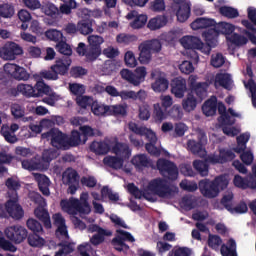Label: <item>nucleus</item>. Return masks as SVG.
Returning a JSON list of instances; mask_svg holds the SVG:
<instances>
[{
	"mask_svg": "<svg viewBox=\"0 0 256 256\" xmlns=\"http://www.w3.org/2000/svg\"><path fill=\"white\" fill-rule=\"evenodd\" d=\"M182 107L187 113L195 111L197 109V98L193 94H188L187 97L182 101Z\"/></svg>",
	"mask_w": 256,
	"mask_h": 256,
	"instance_id": "39",
	"label": "nucleus"
},
{
	"mask_svg": "<svg viewBox=\"0 0 256 256\" xmlns=\"http://www.w3.org/2000/svg\"><path fill=\"white\" fill-rule=\"evenodd\" d=\"M57 157H59V152L54 148L46 149L42 153V159L45 163H51Z\"/></svg>",
	"mask_w": 256,
	"mask_h": 256,
	"instance_id": "56",
	"label": "nucleus"
},
{
	"mask_svg": "<svg viewBox=\"0 0 256 256\" xmlns=\"http://www.w3.org/2000/svg\"><path fill=\"white\" fill-rule=\"evenodd\" d=\"M232 45H236V47H241L242 45H247L249 43V39L241 34L233 33L229 38H227Z\"/></svg>",
	"mask_w": 256,
	"mask_h": 256,
	"instance_id": "49",
	"label": "nucleus"
},
{
	"mask_svg": "<svg viewBox=\"0 0 256 256\" xmlns=\"http://www.w3.org/2000/svg\"><path fill=\"white\" fill-rule=\"evenodd\" d=\"M235 31V26L227 22H220L217 24L215 22L214 27L207 29L202 33V37L206 43L212 45V47H217V39L219 35H232Z\"/></svg>",
	"mask_w": 256,
	"mask_h": 256,
	"instance_id": "6",
	"label": "nucleus"
},
{
	"mask_svg": "<svg viewBox=\"0 0 256 256\" xmlns=\"http://www.w3.org/2000/svg\"><path fill=\"white\" fill-rule=\"evenodd\" d=\"M167 16L165 15H158L154 18H151L148 21L147 27L150 29V31H157L159 29H162V27H165L168 23Z\"/></svg>",
	"mask_w": 256,
	"mask_h": 256,
	"instance_id": "23",
	"label": "nucleus"
},
{
	"mask_svg": "<svg viewBox=\"0 0 256 256\" xmlns=\"http://www.w3.org/2000/svg\"><path fill=\"white\" fill-rule=\"evenodd\" d=\"M15 15V6L9 3L0 4V19H11Z\"/></svg>",
	"mask_w": 256,
	"mask_h": 256,
	"instance_id": "41",
	"label": "nucleus"
},
{
	"mask_svg": "<svg viewBox=\"0 0 256 256\" xmlns=\"http://www.w3.org/2000/svg\"><path fill=\"white\" fill-rule=\"evenodd\" d=\"M71 63H73V60L70 57L58 58L55 64L51 66V71H54L58 77L59 75H67Z\"/></svg>",
	"mask_w": 256,
	"mask_h": 256,
	"instance_id": "15",
	"label": "nucleus"
},
{
	"mask_svg": "<svg viewBox=\"0 0 256 256\" xmlns=\"http://www.w3.org/2000/svg\"><path fill=\"white\" fill-rule=\"evenodd\" d=\"M4 233L9 241H12V243H15L16 245H19L20 243H23L25 239H27L29 232H27V229H25V227L23 226L14 225L6 228Z\"/></svg>",
	"mask_w": 256,
	"mask_h": 256,
	"instance_id": "12",
	"label": "nucleus"
},
{
	"mask_svg": "<svg viewBox=\"0 0 256 256\" xmlns=\"http://www.w3.org/2000/svg\"><path fill=\"white\" fill-rule=\"evenodd\" d=\"M152 118L155 123H163L165 119H167V110L161 107L160 103H156L153 105Z\"/></svg>",
	"mask_w": 256,
	"mask_h": 256,
	"instance_id": "31",
	"label": "nucleus"
},
{
	"mask_svg": "<svg viewBox=\"0 0 256 256\" xmlns=\"http://www.w3.org/2000/svg\"><path fill=\"white\" fill-rule=\"evenodd\" d=\"M227 185H229V182L225 176H217L213 181L207 179L201 180L198 183L200 193L204 197H207V199H215L220 191L227 189Z\"/></svg>",
	"mask_w": 256,
	"mask_h": 256,
	"instance_id": "4",
	"label": "nucleus"
},
{
	"mask_svg": "<svg viewBox=\"0 0 256 256\" xmlns=\"http://www.w3.org/2000/svg\"><path fill=\"white\" fill-rule=\"evenodd\" d=\"M147 190L150 191L152 195H156L161 199H171V197H175L177 193V188L171 187L165 178L152 179L148 183Z\"/></svg>",
	"mask_w": 256,
	"mask_h": 256,
	"instance_id": "7",
	"label": "nucleus"
},
{
	"mask_svg": "<svg viewBox=\"0 0 256 256\" xmlns=\"http://www.w3.org/2000/svg\"><path fill=\"white\" fill-rule=\"evenodd\" d=\"M142 43L152 53H159V51H161L162 49L161 41H159L158 39L147 40Z\"/></svg>",
	"mask_w": 256,
	"mask_h": 256,
	"instance_id": "54",
	"label": "nucleus"
},
{
	"mask_svg": "<svg viewBox=\"0 0 256 256\" xmlns=\"http://www.w3.org/2000/svg\"><path fill=\"white\" fill-rule=\"evenodd\" d=\"M219 13L227 19H237L239 17V10L231 6H222L219 8Z\"/></svg>",
	"mask_w": 256,
	"mask_h": 256,
	"instance_id": "47",
	"label": "nucleus"
},
{
	"mask_svg": "<svg viewBox=\"0 0 256 256\" xmlns=\"http://www.w3.org/2000/svg\"><path fill=\"white\" fill-rule=\"evenodd\" d=\"M104 42L103 37L99 35H91L88 37V47L90 49V54H88L89 59H99L101 55V45H103Z\"/></svg>",
	"mask_w": 256,
	"mask_h": 256,
	"instance_id": "14",
	"label": "nucleus"
},
{
	"mask_svg": "<svg viewBox=\"0 0 256 256\" xmlns=\"http://www.w3.org/2000/svg\"><path fill=\"white\" fill-rule=\"evenodd\" d=\"M180 43L183 45L184 49H189L188 53L194 61H199V54L197 51L209 55V53H211V47H214L207 42L206 44L203 43L197 36H184L181 38Z\"/></svg>",
	"mask_w": 256,
	"mask_h": 256,
	"instance_id": "5",
	"label": "nucleus"
},
{
	"mask_svg": "<svg viewBox=\"0 0 256 256\" xmlns=\"http://www.w3.org/2000/svg\"><path fill=\"white\" fill-rule=\"evenodd\" d=\"M76 53L80 57H85L86 63H93L97 61L96 58H89V55L91 53V48H89V46L85 45V43L83 42H80L76 47Z\"/></svg>",
	"mask_w": 256,
	"mask_h": 256,
	"instance_id": "35",
	"label": "nucleus"
},
{
	"mask_svg": "<svg viewBox=\"0 0 256 256\" xmlns=\"http://www.w3.org/2000/svg\"><path fill=\"white\" fill-rule=\"evenodd\" d=\"M220 85L224 89L231 87V75L229 74H217L215 78V85Z\"/></svg>",
	"mask_w": 256,
	"mask_h": 256,
	"instance_id": "50",
	"label": "nucleus"
},
{
	"mask_svg": "<svg viewBox=\"0 0 256 256\" xmlns=\"http://www.w3.org/2000/svg\"><path fill=\"white\" fill-rule=\"evenodd\" d=\"M90 151L95 155H107L111 151V146L106 141H94L90 145Z\"/></svg>",
	"mask_w": 256,
	"mask_h": 256,
	"instance_id": "24",
	"label": "nucleus"
},
{
	"mask_svg": "<svg viewBox=\"0 0 256 256\" xmlns=\"http://www.w3.org/2000/svg\"><path fill=\"white\" fill-rule=\"evenodd\" d=\"M113 152L123 161H127L129 157H131V149L129 148L128 144L117 142L113 146Z\"/></svg>",
	"mask_w": 256,
	"mask_h": 256,
	"instance_id": "22",
	"label": "nucleus"
},
{
	"mask_svg": "<svg viewBox=\"0 0 256 256\" xmlns=\"http://www.w3.org/2000/svg\"><path fill=\"white\" fill-rule=\"evenodd\" d=\"M211 65L216 69H219V67H223V65H225V57L223 56V54L217 53L216 55L212 56Z\"/></svg>",
	"mask_w": 256,
	"mask_h": 256,
	"instance_id": "64",
	"label": "nucleus"
},
{
	"mask_svg": "<svg viewBox=\"0 0 256 256\" xmlns=\"http://www.w3.org/2000/svg\"><path fill=\"white\" fill-rule=\"evenodd\" d=\"M131 163L138 171H143L145 168L150 167L151 165L149 158H147V155L145 154H138L134 156Z\"/></svg>",
	"mask_w": 256,
	"mask_h": 256,
	"instance_id": "28",
	"label": "nucleus"
},
{
	"mask_svg": "<svg viewBox=\"0 0 256 256\" xmlns=\"http://www.w3.org/2000/svg\"><path fill=\"white\" fill-rule=\"evenodd\" d=\"M45 36L47 39H50V41H55L56 43H59V41L63 39V33L55 29L46 31Z\"/></svg>",
	"mask_w": 256,
	"mask_h": 256,
	"instance_id": "63",
	"label": "nucleus"
},
{
	"mask_svg": "<svg viewBox=\"0 0 256 256\" xmlns=\"http://www.w3.org/2000/svg\"><path fill=\"white\" fill-rule=\"evenodd\" d=\"M171 87V93L177 97V99H183V97H185V91H187V81L185 79L174 78Z\"/></svg>",
	"mask_w": 256,
	"mask_h": 256,
	"instance_id": "16",
	"label": "nucleus"
},
{
	"mask_svg": "<svg viewBox=\"0 0 256 256\" xmlns=\"http://www.w3.org/2000/svg\"><path fill=\"white\" fill-rule=\"evenodd\" d=\"M152 89L155 93H163L169 89V80L164 77H159L152 83Z\"/></svg>",
	"mask_w": 256,
	"mask_h": 256,
	"instance_id": "43",
	"label": "nucleus"
},
{
	"mask_svg": "<svg viewBox=\"0 0 256 256\" xmlns=\"http://www.w3.org/2000/svg\"><path fill=\"white\" fill-rule=\"evenodd\" d=\"M57 53L63 55L62 57H70L73 55V48L67 42L61 40L55 45Z\"/></svg>",
	"mask_w": 256,
	"mask_h": 256,
	"instance_id": "38",
	"label": "nucleus"
},
{
	"mask_svg": "<svg viewBox=\"0 0 256 256\" xmlns=\"http://www.w3.org/2000/svg\"><path fill=\"white\" fill-rule=\"evenodd\" d=\"M221 243H223V239H221V236L209 234L208 247H210V249L217 251V249H219V247H221Z\"/></svg>",
	"mask_w": 256,
	"mask_h": 256,
	"instance_id": "59",
	"label": "nucleus"
},
{
	"mask_svg": "<svg viewBox=\"0 0 256 256\" xmlns=\"http://www.w3.org/2000/svg\"><path fill=\"white\" fill-rule=\"evenodd\" d=\"M78 31L81 35H91L93 33V20L84 19L78 22Z\"/></svg>",
	"mask_w": 256,
	"mask_h": 256,
	"instance_id": "42",
	"label": "nucleus"
},
{
	"mask_svg": "<svg viewBox=\"0 0 256 256\" xmlns=\"http://www.w3.org/2000/svg\"><path fill=\"white\" fill-rule=\"evenodd\" d=\"M5 185L8 189V200L5 204H0V217L1 219H9L11 217L19 221L25 215L23 207L19 205V194L17 193L21 189V182L11 177L6 180Z\"/></svg>",
	"mask_w": 256,
	"mask_h": 256,
	"instance_id": "2",
	"label": "nucleus"
},
{
	"mask_svg": "<svg viewBox=\"0 0 256 256\" xmlns=\"http://www.w3.org/2000/svg\"><path fill=\"white\" fill-rule=\"evenodd\" d=\"M67 143L68 150L71 149V147H79V145L83 144V139H81V132L72 130L70 137L67 136Z\"/></svg>",
	"mask_w": 256,
	"mask_h": 256,
	"instance_id": "40",
	"label": "nucleus"
},
{
	"mask_svg": "<svg viewBox=\"0 0 256 256\" xmlns=\"http://www.w3.org/2000/svg\"><path fill=\"white\" fill-rule=\"evenodd\" d=\"M116 233L117 235L111 241L112 247L119 253L127 254L130 249V247L127 245V242L135 243V237H133L131 232L122 229H117Z\"/></svg>",
	"mask_w": 256,
	"mask_h": 256,
	"instance_id": "10",
	"label": "nucleus"
},
{
	"mask_svg": "<svg viewBox=\"0 0 256 256\" xmlns=\"http://www.w3.org/2000/svg\"><path fill=\"white\" fill-rule=\"evenodd\" d=\"M103 163L111 169L119 170L123 167V163H125V160L117 156H106L103 159Z\"/></svg>",
	"mask_w": 256,
	"mask_h": 256,
	"instance_id": "32",
	"label": "nucleus"
},
{
	"mask_svg": "<svg viewBox=\"0 0 256 256\" xmlns=\"http://www.w3.org/2000/svg\"><path fill=\"white\" fill-rule=\"evenodd\" d=\"M127 19H134V21L130 23L132 29H141L147 25V15H137L136 11L129 12L127 14Z\"/></svg>",
	"mask_w": 256,
	"mask_h": 256,
	"instance_id": "19",
	"label": "nucleus"
},
{
	"mask_svg": "<svg viewBox=\"0 0 256 256\" xmlns=\"http://www.w3.org/2000/svg\"><path fill=\"white\" fill-rule=\"evenodd\" d=\"M30 247H43L45 239L41 238L38 233L28 234L26 237Z\"/></svg>",
	"mask_w": 256,
	"mask_h": 256,
	"instance_id": "48",
	"label": "nucleus"
},
{
	"mask_svg": "<svg viewBox=\"0 0 256 256\" xmlns=\"http://www.w3.org/2000/svg\"><path fill=\"white\" fill-rule=\"evenodd\" d=\"M26 225L27 228L32 231V233H43V225L40 224L36 219L29 218Z\"/></svg>",
	"mask_w": 256,
	"mask_h": 256,
	"instance_id": "60",
	"label": "nucleus"
},
{
	"mask_svg": "<svg viewBox=\"0 0 256 256\" xmlns=\"http://www.w3.org/2000/svg\"><path fill=\"white\" fill-rule=\"evenodd\" d=\"M89 71L86 68H83V66H73L70 69V77H73V79H81L87 75Z\"/></svg>",
	"mask_w": 256,
	"mask_h": 256,
	"instance_id": "57",
	"label": "nucleus"
},
{
	"mask_svg": "<svg viewBox=\"0 0 256 256\" xmlns=\"http://www.w3.org/2000/svg\"><path fill=\"white\" fill-rule=\"evenodd\" d=\"M34 215L41 221L46 229H51V216L49 211L43 207H38L34 210Z\"/></svg>",
	"mask_w": 256,
	"mask_h": 256,
	"instance_id": "25",
	"label": "nucleus"
},
{
	"mask_svg": "<svg viewBox=\"0 0 256 256\" xmlns=\"http://www.w3.org/2000/svg\"><path fill=\"white\" fill-rule=\"evenodd\" d=\"M18 55H23V49L15 42L6 43L0 48V57L5 61H15Z\"/></svg>",
	"mask_w": 256,
	"mask_h": 256,
	"instance_id": "13",
	"label": "nucleus"
},
{
	"mask_svg": "<svg viewBox=\"0 0 256 256\" xmlns=\"http://www.w3.org/2000/svg\"><path fill=\"white\" fill-rule=\"evenodd\" d=\"M167 117H171L176 121L183 119V110L181 109V106L177 104L173 105L172 108L167 111Z\"/></svg>",
	"mask_w": 256,
	"mask_h": 256,
	"instance_id": "55",
	"label": "nucleus"
},
{
	"mask_svg": "<svg viewBox=\"0 0 256 256\" xmlns=\"http://www.w3.org/2000/svg\"><path fill=\"white\" fill-rule=\"evenodd\" d=\"M220 253L222 256H238L237 242H235V239L230 238L226 244H222Z\"/></svg>",
	"mask_w": 256,
	"mask_h": 256,
	"instance_id": "27",
	"label": "nucleus"
},
{
	"mask_svg": "<svg viewBox=\"0 0 256 256\" xmlns=\"http://www.w3.org/2000/svg\"><path fill=\"white\" fill-rule=\"evenodd\" d=\"M95 100H93V97L90 96H77L76 97V103L78 107L81 109H87V107H92Z\"/></svg>",
	"mask_w": 256,
	"mask_h": 256,
	"instance_id": "53",
	"label": "nucleus"
},
{
	"mask_svg": "<svg viewBox=\"0 0 256 256\" xmlns=\"http://www.w3.org/2000/svg\"><path fill=\"white\" fill-rule=\"evenodd\" d=\"M109 115H113L114 117H127V104L110 106Z\"/></svg>",
	"mask_w": 256,
	"mask_h": 256,
	"instance_id": "45",
	"label": "nucleus"
},
{
	"mask_svg": "<svg viewBox=\"0 0 256 256\" xmlns=\"http://www.w3.org/2000/svg\"><path fill=\"white\" fill-rule=\"evenodd\" d=\"M80 183L82 187H88V189H93V187H97V178H95V176H83L80 179Z\"/></svg>",
	"mask_w": 256,
	"mask_h": 256,
	"instance_id": "62",
	"label": "nucleus"
},
{
	"mask_svg": "<svg viewBox=\"0 0 256 256\" xmlns=\"http://www.w3.org/2000/svg\"><path fill=\"white\" fill-rule=\"evenodd\" d=\"M80 135L82 137V145H85L89 137H103V132L97 128H92L89 125L79 127Z\"/></svg>",
	"mask_w": 256,
	"mask_h": 256,
	"instance_id": "18",
	"label": "nucleus"
},
{
	"mask_svg": "<svg viewBox=\"0 0 256 256\" xmlns=\"http://www.w3.org/2000/svg\"><path fill=\"white\" fill-rule=\"evenodd\" d=\"M176 17L179 23H185V21L191 17V4L183 3L179 5V8L176 12Z\"/></svg>",
	"mask_w": 256,
	"mask_h": 256,
	"instance_id": "29",
	"label": "nucleus"
},
{
	"mask_svg": "<svg viewBox=\"0 0 256 256\" xmlns=\"http://www.w3.org/2000/svg\"><path fill=\"white\" fill-rule=\"evenodd\" d=\"M64 4L60 6L59 12L63 15L71 14V9H77V2L75 0H62Z\"/></svg>",
	"mask_w": 256,
	"mask_h": 256,
	"instance_id": "52",
	"label": "nucleus"
},
{
	"mask_svg": "<svg viewBox=\"0 0 256 256\" xmlns=\"http://www.w3.org/2000/svg\"><path fill=\"white\" fill-rule=\"evenodd\" d=\"M91 111L93 115L97 117H105L109 115V111H111V107L108 105L101 104L97 101H94L91 107Z\"/></svg>",
	"mask_w": 256,
	"mask_h": 256,
	"instance_id": "33",
	"label": "nucleus"
},
{
	"mask_svg": "<svg viewBox=\"0 0 256 256\" xmlns=\"http://www.w3.org/2000/svg\"><path fill=\"white\" fill-rule=\"evenodd\" d=\"M18 91L24 97H43V95H51V86L45 81L38 80L34 86L30 84H19Z\"/></svg>",
	"mask_w": 256,
	"mask_h": 256,
	"instance_id": "8",
	"label": "nucleus"
},
{
	"mask_svg": "<svg viewBox=\"0 0 256 256\" xmlns=\"http://www.w3.org/2000/svg\"><path fill=\"white\" fill-rule=\"evenodd\" d=\"M41 11L45 13L48 17H51L52 19H57V17H59L60 15L59 8L56 7V5L51 2L42 5Z\"/></svg>",
	"mask_w": 256,
	"mask_h": 256,
	"instance_id": "37",
	"label": "nucleus"
},
{
	"mask_svg": "<svg viewBox=\"0 0 256 256\" xmlns=\"http://www.w3.org/2000/svg\"><path fill=\"white\" fill-rule=\"evenodd\" d=\"M140 54H139V61L142 65H147L151 62V58L153 57L152 51L145 47L144 43H141L138 47Z\"/></svg>",
	"mask_w": 256,
	"mask_h": 256,
	"instance_id": "34",
	"label": "nucleus"
},
{
	"mask_svg": "<svg viewBox=\"0 0 256 256\" xmlns=\"http://www.w3.org/2000/svg\"><path fill=\"white\" fill-rule=\"evenodd\" d=\"M247 13L249 20H242L241 23L248 31L256 33V8L249 7Z\"/></svg>",
	"mask_w": 256,
	"mask_h": 256,
	"instance_id": "21",
	"label": "nucleus"
},
{
	"mask_svg": "<svg viewBox=\"0 0 256 256\" xmlns=\"http://www.w3.org/2000/svg\"><path fill=\"white\" fill-rule=\"evenodd\" d=\"M16 131H19V125L18 124H11V126L3 125L1 127L0 133L4 137L5 141L7 143H17L18 139L15 135Z\"/></svg>",
	"mask_w": 256,
	"mask_h": 256,
	"instance_id": "17",
	"label": "nucleus"
},
{
	"mask_svg": "<svg viewBox=\"0 0 256 256\" xmlns=\"http://www.w3.org/2000/svg\"><path fill=\"white\" fill-rule=\"evenodd\" d=\"M58 247H61V249H59L54 256L71 255V253L75 251V243L68 241L59 242Z\"/></svg>",
	"mask_w": 256,
	"mask_h": 256,
	"instance_id": "36",
	"label": "nucleus"
},
{
	"mask_svg": "<svg viewBox=\"0 0 256 256\" xmlns=\"http://www.w3.org/2000/svg\"><path fill=\"white\" fill-rule=\"evenodd\" d=\"M34 79L36 83L37 81H43V79H47L48 81H57V79H59V76L53 70H44L40 72V74H34Z\"/></svg>",
	"mask_w": 256,
	"mask_h": 256,
	"instance_id": "44",
	"label": "nucleus"
},
{
	"mask_svg": "<svg viewBox=\"0 0 256 256\" xmlns=\"http://www.w3.org/2000/svg\"><path fill=\"white\" fill-rule=\"evenodd\" d=\"M60 207L64 213L72 215L70 219L75 229H80V231H85V229H87V224L76 216L78 213L79 215L91 214V204H89V194L87 192L82 193L80 199L71 197L68 200H61Z\"/></svg>",
	"mask_w": 256,
	"mask_h": 256,
	"instance_id": "1",
	"label": "nucleus"
},
{
	"mask_svg": "<svg viewBox=\"0 0 256 256\" xmlns=\"http://www.w3.org/2000/svg\"><path fill=\"white\" fill-rule=\"evenodd\" d=\"M233 159H235V153L231 150L222 148L219 150V154H210L205 160H194L192 165L201 177H207V175H209V163L211 165H223L224 163L233 161Z\"/></svg>",
	"mask_w": 256,
	"mask_h": 256,
	"instance_id": "3",
	"label": "nucleus"
},
{
	"mask_svg": "<svg viewBox=\"0 0 256 256\" xmlns=\"http://www.w3.org/2000/svg\"><path fill=\"white\" fill-rule=\"evenodd\" d=\"M156 167L162 177L169 179V181H177L179 177V168H177V165L171 160L159 158L156 162Z\"/></svg>",
	"mask_w": 256,
	"mask_h": 256,
	"instance_id": "11",
	"label": "nucleus"
},
{
	"mask_svg": "<svg viewBox=\"0 0 256 256\" xmlns=\"http://www.w3.org/2000/svg\"><path fill=\"white\" fill-rule=\"evenodd\" d=\"M49 185H51L49 178L45 175H40L38 178L39 191H41L42 194H44L46 197L51 195V192L49 191Z\"/></svg>",
	"mask_w": 256,
	"mask_h": 256,
	"instance_id": "46",
	"label": "nucleus"
},
{
	"mask_svg": "<svg viewBox=\"0 0 256 256\" xmlns=\"http://www.w3.org/2000/svg\"><path fill=\"white\" fill-rule=\"evenodd\" d=\"M209 87V84L207 82H191V89L192 93H195V95L199 99H205L207 97V89Z\"/></svg>",
	"mask_w": 256,
	"mask_h": 256,
	"instance_id": "30",
	"label": "nucleus"
},
{
	"mask_svg": "<svg viewBox=\"0 0 256 256\" xmlns=\"http://www.w3.org/2000/svg\"><path fill=\"white\" fill-rule=\"evenodd\" d=\"M147 77V68L141 66L135 69L134 78H135V87H139Z\"/></svg>",
	"mask_w": 256,
	"mask_h": 256,
	"instance_id": "51",
	"label": "nucleus"
},
{
	"mask_svg": "<svg viewBox=\"0 0 256 256\" xmlns=\"http://www.w3.org/2000/svg\"><path fill=\"white\" fill-rule=\"evenodd\" d=\"M202 113L206 117H213L217 113V97H212L204 102L202 105Z\"/></svg>",
	"mask_w": 256,
	"mask_h": 256,
	"instance_id": "26",
	"label": "nucleus"
},
{
	"mask_svg": "<svg viewBox=\"0 0 256 256\" xmlns=\"http://www.w3.org/2000/svg\"><path fill=\"white\" fill-rule=\"evenodd\" d=\"M187 149L191 151L193 155H199L203 151V144L197 140H188Z\"/></svg>",
	"mask_w": 256,
	"mask_h": 256,
	"instance_id": "58",
	"label": "nucleus"
},
{
	"mask_svg": "<svg viewBox=\"0 0 256 256\" xmlns=\"http://www.w3.org/2000/svg\"><path fill=\"white\" fill-rule=\"evenodd\" d=\"M117 43H123L124 45H129L137 41V36L133 34H119L116 37Z\"/></svg>",
	"mask_w": 256,
	"mask_h": 256,
	"instance_id": "61",
	"label": "nucleus"
},
{
	"mask_svg": "<svg viewBox=\"0 0 256 256\" xmlns=\"http://www.w3.org/2000/svg\"><path fill=\"white\" fill-rule=\"evenodd\" d=\"M215 27V20L211 18H197L191 23V28L194 31H199V29H213Z\"/></svg>",
	"mask_w": 256,
	"mask_h": 256,
	"instance_id": "20",
	"label": "nucleus"
},
{
	"mask_svg": "<svg viewBox=\"0 0 256 256\" xmlns=\"http://www.w3.org/2000/svg\"><path fill=\"white\" fill-rule=\"evenodd\" d=\"M41 137L50 141L55 149L68 151L67 134L63 133L59 128H51L49 131L42 133Z\"/></svg>",
	"mask_w": 256,
	"mask_h": 256,
	"instance_id": "9",
	"label": "nucleus"
}]
</instances>
